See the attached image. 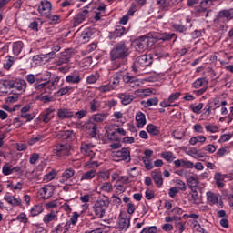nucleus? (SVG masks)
<instances>
[{"mask_svg": "<svg viewBox=\"0 0 233 233\" xmlns=\"http://www.w3.org/2000/svg\"><path fill=\"white\" fill-rule=\"evenodd\" d=\"M97 79H99V75L96 74V75H90L89 76H87L86 81L88 85H94V83L97 82Z\"/></svg>", "mask_w": 233, "mask_h": 233, "instance_id": "55", "label": "nucleus"}, {"mask_svg": "<svg viewBox=\"0 0 233 233\" xmlns=\"http://www.w3.org/2000/svg\"><path fill=\"white\" fill-rule=\"evenodd\" d=\"M214 179L218 188H223V187H225V183L222 182L225 179V175H222L221 173H215Z\"/></svg>", "mask_w": 233, "mask_h": 233, "instance_id": "31", "label": "nucleus"}, {"mask_svg": "<svg viewBox=\"0 0 233 233\" xmlns=\"http://www.w3.org/2000/svg\"><path fill=\"white\" fill-rule=\"evenodd\" d=\"M108 117L107 113L96 114L92 116L93 121L96 123H103L105 119Z\"/></svg>", "mask_w": 233, "mask_h": 233, "instance_id": "41", "label": "nucleus"}, {"mask_svg": "<svg viewBox=\"0 0 233 233\" xmlns=\"http://www.w3.org/2000/svg\"><path fill=\"white\" fill-rule=\"evenodd\" d=\"M192 225H193V230L194 232L197 233H208L205 230V228H201V225L199 223H198V220H193L192 221Z\"/></svg>", "mask_w": 233, "mask_h": 233, "instance_id": "43", "label": "nucleus"}, {"mask_svg": "<svg viewBox=\"0 0 233 233\" xmlns=\"http://www.w3.org/2000/svg\"><path fill=\"white\" fill-rule=\"evenodd\" d=\"M154 35H144L136 39L133 43L137 52L142 54V52H147L148 48H152L154 46L152 39H154Z\"/></svg>", "mask_w": 233, "mask_h": 233, "instance_id": "1", "label": "nucleus"}, {"mask_svg": "<svg viewBox=\"0 0 233 233\" xmlns=\"http://www.w3.org/2000/svg\"><path fill=\"white\" fill-rule=\"evenodd\" d=\"M43 221L46 225H48L51 221H57V215H56V212L52 211L44 217Z\"/></svg>", "mask_w": 233, "mask_h": 233, "instance_id": "39", "label": "nucleus"}, {"mask_svg": "<svg viewBox=\"0 0 233 233\" xmlns=\"http://www.w3.org/2000/svg\"><path fill=\"white\" fill-rule=\"evenodd\" d=\"M4 199H5L9 205H13V207H20L22 203L21 198H15L14 196H5Z\"/></svg>", "mask_w": 233, "mask_h": 233, "instance_id": "27", "label": "nucleus"}, {"mask_svg": "<svg viewBox=\"0 0 233 233\" xmlns=\"http://www.w3.org/2000/svg\"><path fill=\"white\" fill-rule=\"evenodd\" d=\"M214 4L212 0H204L200 3L199 5H198L195 10L196 14H198L200 16L208 17V15L212 10H210V6H212Z\"/></svg>", "mask_w": 233, "mask_h": 233, "instance_id": "5", "label": "nucleus"}, {"mask_svg": "<svg viewBox=\"0 0 233 233\" xmlns=\"http://www.w3.org/2000/svg\"><path fill=\"white\" fill-rule=\"evenodd\" d=\"M159 103V99L157 97H153L147 99V101H141V105H144V108H148L150 106H154Z\"/></svg>", "mask_w": 233, "mask_h": 233, "instance_id": "32", "label": "nucleus"}, {"mask_svg": "<svg viewBox=\"0 0 233 233\" xmlns=\"http://www.w3.org/2000/svg\"><path fill=\"white\" fill-rule=\"evenodd\" d=\"M105 137L108 139V141H117V125L111 124L105 127Z\"/></svg>", "mask_w": 233, "mask_h": 233, "instance_id": "7", "label": "nucleus"}, {"mask_svg": "<svg viewBox=\"0 0 233 233\" xmlns=\"http://www.w3.org/2000/svg\"><path fill=\"white\" fill-rule=\"evenodd\" d=\"M24 44L21 41L15 42L13 44V54L15 56H19L21 54V50H23Z\"/></svg>", "mask_w": 233, "mask_h": 233, "instance_id": "38", "label": "nucleus"}, {"mask_svg": "<svg viewBox=\"0 0 233 233\" xmlns=\"http://www.w3.org/2000/svg\"><path fill=\"white\" fill-rule=\"evenodd\" d=\"M61 137L63 139H66V141L72 140V136H74V131L66 130V131H62L60 132Z\"/></svg>", "mask_w": 233, "mask_h": 233, "instance_id": "47", "label": "nucleus"}, {"mask_svg": "<svg viewBox=\"0 0 233 233\" xmlns=\"http://www.w3.org/2000/svg\"><path fill=\"white\" fill-rule=\"evenodd\" d=\"M142 161L145 165V168L147 170H152V168H154V166H152V159H150V157H143Z\"/></svg>", "mask_w": 233, "mask_h": 233, "instance_id": "50", "label": "nucleus"}, {"mask_svg": "<svg viewBox=\"0 0 233 233\" xmlns=\"http://www.w3.org/2000/svg\"><path fill=\"white\" fill-rule=\"evenodd\" d=\"M147 131L148 132V134H151V136L159 135V128L157 127V126H155L154 124L147 125Z\"/></svg>", "mask_w": 233, "mask_h": 233, "instance_id": "42", "label": "nucleus"}, {"mask_svg": "<svg viewBox=\"0 0 233 233\" xmlns=\"http://www.w3.org/2000/svg\"><path fill=\"white\" fill-rule=\"evenodd\" d=\"M66 83H71L72 85H79L81 83V76L79 75H68L66 77Z\"/></svg>", "mask_w": 233, "mask_h": 233, "instance_id": "28", "label": "nucleus"}, {"mask_svg": "<svg viewBox=\"0 0 233 233\" xmlns=\"http://www.w3.org/2000/svg\"><path fill=\"white\" fill-rule=\"evenodd\" d=\"M203 85H208V79L207 77L198 78L193 84V88H201Z\"/></svg>", "mask_w": 233, "mask_h": 233, "instance_id": "36", "label": "nucleus"}, {"mask_svg": "<svg viewBox=\"0 0 233 233\" xmlns=\"http://www.w3.org/2000/svg\"><path fill=\"white\" fill-rule=\"evenodd\" d=\"M16 219H17L18 221H20V223H24V224L28 223V218L26 217V214H25V213H20V214L16 217Z\"/></svg>", "mask_w": 233, "mask_h": 233, "instance_id": "59", "label": "nucleus"}, {"mask_svg": "<svg viewBox=\"0 0 233 233\" xmlns=\"http://www.w3.org/2000/svg\"><path fill=\"white\" fill-rule=\"evenodd\" d=\"M89 108L91 112H99V110H101V101L94 98L89 102Z\"/></svg>", "mask_w": 233, "mask_h": 233, "instance_id": "26", "label": "nucleus"}, {"mask_svg": "<svg viewBox=\"0 0 233 233\" xmlns=\"http://www.w3.org/2000/svg\"><path fill=\"white\" fill-rule=\"evenodd\" d=\"M207 199L209 201V203H212V205H216V203H218V198L217 194L209 191L207 193Z\"/></svg>", "mask_w": 233, "mask_h": 233, "instance_id": "45", "label": "nucleus"}, {"mask_svg": "<svg viewBox=\"0 0 233 233\" xmlns=\"http://www.w3.org/2000/svg\"><path fill=\"white\" fill-rule=\"evenodd\" d=\"M40 194L44 199H48L54 194V187L52 186H46L40 189Z\"/></svg>", "mask_w": 233, "mask_h": 233, "instance_id": "19", "label": "nucleus"}, {"mask_svg": "<svg viewBox=\"0 0 233 233\" xmlns=\"http://www.w3.org/2000/svg\"><path fill=\"white\" fill-rule=\"evenodd\" d=\"M81 152L82 154H85V156L90 154L91 150H90V147H88V144L81 145Z\"/></svg>", "mask_w": 233, "mask_h": 233, "instance_id": "63", "label": "nucleus"}, {"mask_svg": "<svg viewBox=\"0 0 233 233\" xmlns=\"http://www.w3.org/2000/svg\"><path fill=\"white\" fill-rule=\"evenodd\" d=\"M74 174H76V171L73 168H67L64 171L62 177L64 179H70L74 177Z\"/></svg>", "mask_w": 233, "mask_h": 233, "instance_id": "48", "label": "nucleus"}, {"mask_svg": "<svg viewBox=\"0 0 233 233\" xmlns=\"http://www.w3.org/2000/svg\"><path fill=\"white\" fill-rule=\"evenodd\" d=\"M117 81V76H114L113 80L109 82L107 85H103L97 88L98 92L100 94H106V92H111V90H116L117 87V84L116 83Z\"/></svg>", "mask_w": 233, "mask_h": 233, "instance_id": "10", "label": "nucleus"}, {"mask_svg": "<svg viewBox=\"0 0 233 233\" xmlns=\"http://www.w3.org/2000/svg\"><path fill=\"white\" fill-rule=\"evenodd\" d=\"M187 185L191 190H194L199 185V178L197 175L191 176L187 178Z\"/></svg>", "mask_w": 233, "mask_h": 233, "instance_id": "23", "label": "nucleus"}, {"mask_svg": "<svg viewBox=\"0 0 233 233\" xmlns=\"http://www.w3.org/2000/svg\"><path fill=\"white\" fill-rule=\"evenodd\" d=\"M100 189L104 192H112V184L106 182L102 186H100Z\"/></svg>", "mask_w": 233, "mask_h": 233, "instance_id": "58", "label": "nucleus"}, {"mask_svg": "<svg viewBox=\"0 0 233 233\" xmlns=\"http://www.w3.org/2000/svg\"><path fill=\"white\" fill-rule=\"evenodd\" d=\"M43 212V208L39 205H35L31 208V216L34 218L35 216H39Z\"/></svg>", "mask_w": 233, "mask_h": 233, "instance_id": "49", "label": "nucleus"}, {"mask_svg": "<svg viewBox=\"0 0 233 233\" xmlns=\"http://www.w3.org/2000/svg\"><path fill=\"white\" fill-rule=\"evenodd\" d=\"M179 97H181V92L173 93L169 96L167 99V103H170L172 105V103H175V101H177Z\"/></svg>", "mask_w": 233, "mask_h": 233, "instance_id": "51", "label": "nucleus"}, {"mask_svg": "<svg viewBox=\"0 0 233 233\" xmlns=\"http://www.w3.org/2000/svg\"><path fill=\"white\" fill-rule=\"evenodd\" d=\"M94 177H96V170L91 169L82 175L81 181H85V180L90 181V180L94 179Z\"/></svg>", "mask_w": 233, "mask_h": 233, "instance_id": "35", "label": "nucleus"}, {"mask_svg": "<svg viewBox=\"0 0 233 233\" xmlns=\"http://www.w3.org/2000/svg\"><path fill=\"white\" fill-rule=\"evenodd\" d=\"M87 8L88 5L85 6L82 11L76 15V16L74 17L75 26L76 25H81V23H83V21H85L86 17H88L89 11Z\"/></svg>", "mask_w": 233, "mask_h": 233, "instance_id": "14", "label": "nucleus"}, {"mask_svg": "<svg viewBox=\"0 0 233 233\" xmlns=\"http://www.w3.org/2000/svg\"><path fill=\"white\" fill-rule=\"evenodd\" d=\"M136 121L137 128H143L147 125V116L141 111L136 115Z\"/></svg>", "mask_w": 233, "mask_h": 233, "instance_id": "18", "label": "nucleus"}, {"mask_svg": "<svg viewBox=\"0 0 233 233\" xmlns=\"http://www.w3.org/2000/svg\"><path fill=\"white\" fill-rule=\"evenodd\" d=\"M98 181H101L103 179L104 181H106V179H110V173L108 172H98L97 173Z\"/></svg>", "mask_w": 233, "mask_h": 233, "instance_id": "53", "label": "nucleus"}, {"mask_svg": "<svg viewBox=\"0 0 233 233\" xmlns=\"http://www.w3.org/2000/svg\"><path fill=\"white\" fill-rule=\"evenodd\" d=\"M233 21V8L220 10L213 20L214 26Z\"/></svg>", "mask_w": 233, "mask_h": 233, "instance_id": "2", "label": "nucleus"}, {"mask_svg": "<svg viewBox=\"0 0 233 233\" xmlns=\"http://www.w3.org/2000/svg\"><path fill=\"white\" fill-rule=\"evenodd\" d=\"M151 177L158 188L163 187V175L161 174V171H152Z\"/></svg>", "mask_w": 233, "mask_h": 233, "instance_id": "16", "label": "nucleus"}, {"mask_svg": "<svg viewBox=\"0 0 233 233\" xmlns=\"http://www.w3.org/2000/svg\"><path fill=\"white\" fill-rule=\"evenodd\" d=\"M172 28L175 32H178V34H183V35H187L188 34V27L184 25L183 24H173Z\"/></svg>", "mask_w": 233, "mask_h": 233, "instance_id": "21", "label": "nucleus"}, {"mask_svg": "<svg viewBox=\"0 0 233 233\" xmlns=\"http://www.w3.org/2000/svg\"><path fill=\"white\" fill-rule=\"evenodd\" d=\"M86 128L88 130H91V132H90L91 137H96V136H97V124H96L94 122H89L86 125Z\"/></svg>", "mask_w": 233, "mask_h": 233, "instance_id": "40", "label": "nucleus"}, {"mask_svg": "<svg viewBox=\"0 0 233 233\" xmlns=\"http://www.w3.org/2000/svg\"><path fill=\"white\" fill-rule=\"evenodd\" d=\"M54 112H56V109H52V108L46 109V112L43 115L44 123H48L54 117Z\"/></svg>", "mask_w": 233, "mask_h": 233, "instance_id": "33", "label": "nucleus"}, {"mask_svg": "<svg viewBox=\"0 0 233 233\" xmlns=\"http://www.w3.org/2000/svg\"><path fill=\"white\" fill-rule=\"evenodd\" d=\"M10 88H12L11 80L0 81V94H6Z\"/></svg>", "mask_w": 233, "mask_h": 233, "instance_id": "24", "label": "nucleus"}, {"mask_svg": "<svg viewBox=\"0 0 233 233\" xmlns=\"http://www.w3.org/2000/svg\"><path fill=\"white\" fill-rule=\"evenodd\" d=\"M45 17L46 19H49V21H51L52 23H57V21H59V16L52 15L50 13L46 15Z\"/></svg>", "mask_w": 233, "mask_h": 233, "instance_id": "62", "label": "nucleus"}, {"mask_svg": "<svg viewBox=\"0 0 233 233\" xmlns=\"http://www.w3.org/2000/svg\"><path fill=\"white\" fill-rule=\"evenodd\" d=\"M11 88H15L19 92H25L26 90V81L23 79L11 80Z\"/></svg>", "mask_w": 233, "mask_h": 233, "instance_id": "15", "label": "nucleus"}, {"mask_svg": "<svg viewBox=\"0 0 233 233\" xmlns=\"http://www.w3.org/2000/svg\"><path fill=\"white\" fill-rule=\"evenodd\" d=\"M157 5L161 6L163 10H168L174 6V1L172 0H157Z\"/></svg>", "mask_w": 233, "mask_h": 233, "instance_id": "25", "label": "nucleus"}, {"mask_svg": "<svg viewBox=\"0 0 233 233\" xmlns=\"http://www.w3.org/2000/svg\"><path fill=\"white\" fill-rule=\"evenodd\" d=\"M86 114H88V112L86 110H80L77 111L74 114L73 117H77V119H83V117H85V116H86Z\"/></svg>", "mask_w": 233, "mask_h": 233, "instance_id": "61", "label": "nucleus"}, {"mask_svg": "<svg viewBox=\"0 0 233 233\" xmlns=\"http://www.w3.org/2000/svg\"><path fill=\"white\" fill-rule=\"evenodd\" d=\"M128 56H130V48L125 41L119 42L117 44V60L122 61V65H127Z\"/></svg>", "mask_w": 233, "mask_h": 233, "instance_id": "4", "label": "nucleus"}, {"mask_svg": "<svg viewBox=\"0 0 233 233\" xmlns=\"http://www.w3.org/2000/svg\"><path fill=\"white\" fill-rule=\"evenodd\" d=\"M72 56H74V53L70 49H66V51H63L60 54V56L57 61L58 66H61V65H65L66 63H70V59H72Z\"/></svg>", "mask_w": 233, "mask_h": 233, "instance_id": "11", "label": "nucleus"}, {"mask_svg": "<svg viewBox=\"0 0 233 233\" xmlns=\"http://www.w3.org/2000/svg\"><path fill=\"white\" fill-rule=\"evenodd\" d=\"M57 116L60 119H68L70 117H74V112L69 109L62 108L58 110Z\"/></svg>", "mask_w": 233, "mask_h": 233, "instance_id": "22", "label": "nucleus"}, {"mask_svg": "<svg viewBox=\"0 0 233 233\" xmlns=\"http://www.w3.org/2000/svg\"><path fill=\"white\" fill-rule=\"evenodd\" d=\"M94 35V33L92 32V29H85L81 35L80 38L82 39L83 43H88L90 41V37Z\"/></svg>", "mask_w": 233, "mask_h": 233, "instance_id": "30", "label": "nucleus"}, {"mask_svg": "<svg viewBox=\"0 0 233 233\" xmlns=\"http://www.w3.org/2000/svg\"><path fill=\"white\" fill-rule=\"evenodd\" d=\"M110 61L112 62V70H117V46H115L110 52Z\"/></svg>", "mask_w": 233, "mask_h": 233, "instance_id": "20", "label": "nucleus"}, {"mask_svg": "<svg viewBox=\"0 0 233 233\" xmlns=\"http://www.w3.org/2000/svg\"><path fill=\"white\" fill-rule=\"evenodd\" d=\"M140 233H157V227H146L142 229Z\"/></svg>", "mask_w": 233, "mask_h": 233, "instance_id": "56", "label": "nucleus"}, {"mask_svg": "<svg viewBox=\"0 0 233 233\" xmlns=\"http://www.w3.org/2000/svg\"><path fill=\"white\" fill-rule=\"evenodd\" d=\"M53 152L58 156V157H63L70 155V147L68 145L56 144L53 147Z\"/></svg>", "mask_w": 233, "mask_h": 233, "instance_id": "8", "label": "nucleus"}, {"mask_svg": "<svg viewBox=\"0 0 233 233\" xmlns=\"http://www.w3.org/2000/svg\"><path fill=\"white\" fill-rule=\"evenodd\" d=\"M130 227V218H121L118 221V228L120 230H127Z\"/></svg>", "mask_w": 233, "mask_h": 233, "instance_id": "29", "label": "nucleus"}, {"mask_svg": "<svg viewBox=\"0 0 233 233\" xmlns=\"http://www.w3.org/2000/svg\"><path fill=\"white\" fill-rule=\"evenodd\" d=\"M38 12L46 17L52 12V3L48 0H43L40 2V5L38 6Z\"/></svg>", "mask_w": 233, "mask_h": 233, "instance_id": "9", "label": "nucleus"}, {"mask_svg": "<svg viewBox=\"0 0 233 233\" xmlns=\"http://www.w3.org/2000/svg\"><path fill=\"white\" fill-rule=\"evenodd\" d=\"M106 208H108V203L103 199L96 200L93 207L95 215L99 218L105 216V212H106Z\"/></svg>", "mask_w": 233, "mask_h": 233, "instance_id": "6", "label": "nucleus"}, {"mask_svg": "<svg viewBox=\"0 0 233 233\" xmlns=\"http://www.w3.org/2000/svg\"><path fill=\"white\" fill-rule=\"evenodd\" d=\"M173 137H175V139H182L183 137H185V133L179 130H174Z\"/></svg>", "mask_w": 233, "mask_h": 233, "instance_id": "64", "label": "nucleus"}, {"mask_svg": "<svg viewBox=\"0 0 233 233\" xmlns=\"http://www.w3.org/2000/svg\"><path fill=\"white\" fill-rule=\"evenodd\" d=\"M117 127H121L123 125H125V123H127V118H125V116H123V113L121 112H117Z\"/></svg>", "mask_w": 233, "mask_h": 233, "instance_id": "57", "label": "nucleus"}, {"mask_svg": "<svg viewBox=\"0 0 233 233\" xmlns=\"http://www.w3.org/2000/svg\"><path fill=\"white\" fill-rule=\"evenodd\" d=\"M154 37L153 39H157V41H172V38L175 37V40L177 39V35H176L175 33H162V34H156V35H153Z\"/></svg>", "mask_w": 233, "mask_h": 233, "instance_id": "13", "label": "nucleus"}, {"mask_svg": "<svg viewBox=\"0 0 233 233\" xmlns=\"http://www.w3.org/2000/svg\"><path fill=\"white\" fill-rule=\"evenodd\" d=\"M230 139H232V134H224L221 135L218 143H225L227 141H230Z\"/></svg>", "mask_w": 233, "mask_h": 233, "instance_id": "60", "label": "nucleus"}, {"mask_svg": "<svg viewBox=\"0 0 233 233\" xmlns=\"http://www.w3.org/2000/svg\"><path fill=\"white\" fill-rule=\"evenodd\" d=\"M205 128L207 132H210L211 134H216V132H219V127L218 126L207 125L205 126Z\"/></svg>", "mask_w": 233, "mask_h": 233, "instance_id": "54", "label": "nucleus"}, {"mask_svg": "<svg viewBox=\"0 0 233 233\" xmlns=\"http://www.w3.org/2000/svg\"><path fill=\"white\" fill-rule=\"evenodd\" d=\"M122 79L124 83H127L131 88H136V86H139V80L136 76H123Z\"/></svg>", "mask_w": 233, "mask_h": 233, "instance_id": "17", "label": "nucleus"}, {"mask_svg": "<svg viewBox=\"0 0 233 233\" xmlns=\"http://www.w3.org/2000/svg\"><path fill=\"white\" fill-rule=\"evenodd\" d=\"M132 157H130V149L128 147H123L121 150L117 151V161H126V163H130Z\"/></svg>", "mask_w": 233, "mask_h": 233, "instance_id": "12", "label": "nucleus"}, {"mask_svg": "<svg viewBox=\"0 0 233 233\" xmlns=\"http://www.w3.org/2000/svg\"><path fill=\"white\" fill-rule=\"evenodd\" d=\"M154 63L152 55H141L137 56L132 66L134 72H137L139 68H145V66H150Z\"/></svg>", "mask_w": 233, "mask_h": 233, "instance_id": "3", "label": "nucleus"}, {"mask_svg": "<svg viewBox=\"0 0 233 233\" xmlns=\"http://www.w3.org/2000/svg\"><path fill=\"white\" fill-rule=\"evenodd\" d=\"M161 157L168 163H172L174 159H176V156H174V153L172 151L162 152Z\"/></svg>", "mask_w": 233, "mask_h": 233, "instance_id": "37", "label": "nucleus"}, {"mask_svg": "<svg viewBox=\"0 0 233 233\" xmlns=\"http://www.w3.org/2000/svg\"><path fill=\"white\" fill-rule=\"evenodd\" d=\"M138 8L139 7L136 2L131 3L129 10L127 11V15H131V16L134 15V14L137 12Z\"/></svg>", "mask_w": 233, "mask_h": 233, "instance_id": "52", "label": "nucleus"}, {"mask_svg": "<svg viewBox=\"0 0 233 233\" xmlns=\"http://www.w3.org/2000/svg\"><path fill=\"white\" fill-rule=\"evenodd\" d=\"M118 97L122 105H130V103L134 101V96L132 95L120 94Z\"/></svg>", "mask_w": 233, "mask_h": 233, "instance_id": "34", "label": "nucleus"}, {"mask_svg": "<svg viewBox=\"0 0 233 233\" xmlns=\"http://www.w3.org/2000/svg\"><path fill=\"white\" fill-rule=\"evenodd\" d=\"M192 193L189 194V201L191 203H198L199 202V194L196 189L191 190Z\"/></svg>", "mask_w": 233, "mask_h": 233, "instance_id": "46", "label": "nucleus"}, {"mask_svg": "<svg viewBox=\"0 0 233 233\" xmlns=\"http://www.w3.org/2000/svg\"><path fill=\"white\" fill-rule=\"evenodd\" d=\"M43 139H45V136L37 135L36 137L29 138L27 143L32 147V145H35V143H39V141H43Z\"/></svg>", "mask_w": 233, "mask_h": 233, "instance_id": "44", "label": "nucleus"}]
</instances>
